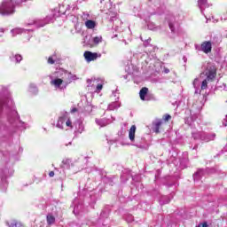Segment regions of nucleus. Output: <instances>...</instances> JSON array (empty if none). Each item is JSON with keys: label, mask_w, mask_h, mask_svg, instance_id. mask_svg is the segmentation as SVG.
Segmentation results:
<instances>
[{"label": "nucleus", "mask_w": 227, "mask_h": 227, "mask_svg": "<svg viewBox=\"0 0 227 227\" xmlns=\"http://www.w3.org/2000/svg\"><path fill=\"white\" fill-rule=\"evenodd\" d=\"M197 227H208V223L207 222H204L202 223H199Z\"/></svg>", "instance_id": "obj_18"}, {"label": "nucleus", "mask_w": 227, "mask_h": 227, "mask_svg": "<svg viewBox=\"0 0 227 227\" xmlns=\"http://www.w3.org/2000/svg\"><path fill=\"white\" fill-rule=\"evenodd\" d=\"M162 120L163 121L166 123L168 122L169 120H171V115H169L168 114H166L162 116Z\"/></svg>", "instance_id": "obj_12"}, {"label": "nucleus", "mask_w": 227, "mask_h": 227, "mask_svg": "<svg viewBox=\"0 0 227 227\" xmlns=\"http://www.w3.org/2000/svg\"><path fill=\"white\" fill-rule=\"evenodd\" d=\"M205 75L208 82H214L215 81V77H217V67L214 65L207 66L205 70Z\"/></svg>", "instance_id": "obj_1"}, {"label": "nucleus", "mask_w": 227, "mask_h": 227, "mask_svg": "<svg viewBox=\"0 0 227 227\" xmlns=\"http://www.w3.org/2000/svg\"><path fill=\"white\" fill-rule=\"evenodd\" d=\"M48 63H49V65H54V63H56V61L54 60V59H52V57H49Z\"/></svg>", "instance_id": "obj_17"}, {"label": "nucleus", "mask_w": 227, "mask_h": 227, "mask_svg": "<svg viewBox=\"0 0 227 227\" xmlns=\"http://www.w3.org/2000/svg\"><path fill=\"white\" fill-rule=\"evenodd\" d=\"M59 121H61L63 123L65 121V117H59Z\"/></svg>", "instance_id": "obj_22"}, {"label": "nucleus", "mask_w": 227, "mask_h": 227, "mask_svg": "<svg viewBox=\"0 0 227 227\" xmlns=\"http://www.w3.org/2000/svg\"><path fill=\"white\" fill-rule=\"evenodd\" d=\"M49 176L50 178H52V176H54V171L49 172Z\"/></svg>", "instance_id": "obj_20"}, {"label": "nucleus", "mask_w": 227, "mask_h": 227, "mask_svg": "<svg viewBox=\"0 0 227 227\" xmlns=\"http://www.w3.org/2000/svg\"><path fill=\"white\" fill-rule=\"evenodd\" d=\"M15 59L17 63H20L21 59H22V55H15Z\"/></svg>", "instance_id": "obj_16"}, {"label": "nucleus", "mask_w": 227, "mask_h": 227, "mask_svg": "<svg viewBox=\"0 0 227 227\" xmlns=\"http://www.w3.org/2000/svg\"><path fill=\"white\" fill-rule=\"evenodd\" d=\"M85 26L87 29H95V27H97V23L91 20H88L87 21H85Z\"/></svg>", "instance_id": "obj_7"}, {"label": "nucleus", "mask_w": 227, "mask_h": 227, "mask_svg": "<svg viewBox=\"0 0 227 227\" xmlns=\"http://www.w3.org/2000/svg\"><path fill=\"white\" fill-rule=\"evenodd\" d=\"M66 125L67 127H70V129H74V126L72 125V120H70V118L67 120Z\"/></svg>", "instance_id": "obj_14"}, {"label": "nucleus", "mask_w": 227, "mask_h": 227, "mask_svg": "<svg viewBox=\"0 0 227 227\" xmlns=\"http://www.w3.org/2000/svg\"><path fill=\"white\" fill-rule=\"evenodd\" d=\"M12 227H24V224L20 222L14 221L11 223Z\"/></svg>", "instance_id": "obj_11"}, {"label": "nucleus", "mask_w": 227, "mask_h": 227, "mask_svg": "<svg viewBox=\"0 0 227 227\" xmlns=\"http://www.w3.org/2000/svg\"><path fill=\"white\" fill-rule=\"evenodd\" d=\"M71 113H72V114L77 113V108H73V109L71 110Z\"/></svg>", "instance_id": "obj_23"}, {"label": "nucleus", "mask_w": 227, "mask_h": 227, "mask_svg": "<svg viewBox=\"0 0 227 227\" xmlns=\"http://www.w3.org/2000/svg\"><path fill=\"white\" fill-rule=\"evenodd\" d=\"M207 88H208V80L206 78L204 81H202L200 90H207Z\"/></svg>", "instance_id": "obj_10"}, {"label": "nucleus", "mask_w": 227, "mask_h": 227, "mask_svg": "<svg viewBox=\"0 0 227 227\" xmlns=\"http://www.w3.org/2000/svg\"><path fill=\"white\" fill-rule=\"evenodd\" d=\"M103 88H104V84H102V83L98 84L96 87V93H100V91H102Z\"/></svg>", "instance_id": "obj_13"}, {"label": "nucleus", "mask_w": 227, "mask_h": 227, "mask_svg": "<svg viewBox=\"0 0 227 227\" xmlns=\"http://www.w3.org/2000/svg\"><path fill=\"white\" fill-rule=\"evenodd\" d=\"M46 221L49 226H51V224H54V223H56V217H54L52 215H48L46 216Z\"/></svg>", "instance_id": "obj_9"}, {"label": "nucleus", "mask_w": 227, "mask_h": 227, "mask_svg": "<svg viewBox=\"0 0 227 227\" xmlns=\"http://www.w3.org/2000/svg\"><path fill=\"white\" fill-rule=\"evenodd\" d=\"M146 95H148V88L143 87L139 91L140 100H146Z\"/></svg>", "instance_id": "obj_5"}, {"label": "nucleus", "mask_w": 227, "mask_h": 227, "mask_svg": "<svg viewBox=\"0 0 227 227\" xmlns=\"http://www.w3.org/2000/svg\"><path fill=\"white\" fill-rule=\"evenodd\" d=\"M51 84H53L56 88H59L63 84V80L61 78H57L51 82Z\"/></svg>", "instance_id": "obj_8"}, {"label": "nucleus", "mask_w": 227, "mask_h": 227, "mask_svg": "<svg viewBox=\"0 0 227 227\" xmlns=\"http://www.w3.org/2000/svg\"><path fill=\"white\" fill-rule=\"evenodd\" d=\"M168 27L171 29L172 33L175 31V25L173 23H168Z\"/></svg>", "instance_id": "obj_19"}, {"label": "nucleus", "mask_w": 227, "mask_h": 227, "mask_svg": "<svg viewBox=\"0 0 227 227\" xmlns=\"http://www.w3.org/2000/svg\"><path fill=\"white\" fill-rule=\"evenodd\" d=\"M129 138L130 141H135L136 139V125H132L129 131Z\"/></svg>", "instance_id": "obj_6"}, {"label": "nucleus", "mask_w": 227, "mask_h": 227, "mask_svg": "<svg viewBox=\"0 0 227 227\" xmlns=\"http://www.w3.org/2000/svg\"><path fill=\"white\" fill-rule=\"evenodd\" d=\"M93 42H94V43H100V42H102V37L96 36V37H94Z\"/></svg>", "instance_id": "obj_15"}, {"label": "nucleus", "mask_w": 227, "mask_h": 227, "mask_svg": "<svg viewBox=\"0 0 227 227\" xmlns=\"http://www.w3.org/2000/svg\"><path fill=\"white\" fill-rule=\"evenodd\" d=\"M84 59H86V61H88V63L91 62V61H95V59H97V58H98V53L97 52H91V51H85L83 53Z\"/></svg>", "instance_id": "obj_4"}, {"label": "nucleus", "mask_w": 227, "mask_h": 227, "mask_svg": "<svg viewBox=\"0 0 227 227\" xmlns=\"http://www.w3.org/2000/svg\"><path fill=\"white\" fill-rule=\"evenodd\" d=\"M164 73L165 74H169V69L168 67H164Z\"/></svg>", "instance_id": "obj_21"}, {"label": "nucleus", "mask_w": 227, "mask_h": 227, "mask_svg": "<svg viewBox=\"0 0 227 227\" xmlns=\"http://www.w3.org/2000/svg\"><path fill=\"white\" fill-rule=\"evenodd\" d=\"M164 125H166L164 121L157 119L153 122V132H155V134H160V130L164 129Z\"/></svg>", "instance_id": "obj_2"}, {"label": "nucleus", "mask_w": 227, "mask_h": 227, "mask_svg": "<svg viewBox=\"0 0 227 227\" xmlns=\"http://www.w3.org/2000/svg\"><path fill=\"white\" fill-rule=\"evenodd\" d=\"M200 49L204 54H210L212 52V42L210 41H204L200 44Z\"/></svg>", "instance_id": "obj_3"}]
</instances>
